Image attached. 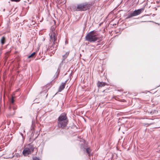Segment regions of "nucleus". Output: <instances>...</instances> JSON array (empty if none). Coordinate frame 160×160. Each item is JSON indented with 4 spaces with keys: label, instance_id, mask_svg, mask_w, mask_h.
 Wrapping results in <instances>:
<instances>
[{
    "label": "nucleus",
    "instance_id": "f257e3e1",
    "mask_svg": "<svg viewBox=\"0 0 160 160\" xmlns=\"http://www.w3.org/2000/svg\"><path fill=\"white\" fill-rule=\"evenodd\" d=\"M98 38V32L94 30L89 32L85 37L86 40L90 42H94Z\"/></svg>",
    "mask_w": 160,
    "mask_h": 160
},
{
    "label": "nucleus",
    "instance_id": "423d86ee",
    "mask_svg": "<svg viewBox=\"0 0 160 160\" xmlns=\"http://www.w3.org/2000/svg\"><path fill=\"white\" fill-rule=\"evenodd\" d=\"M142 11H134L133 12L129 13L128 14V18H130L139 14Z\"/></svg>",
    "mask_w": 160,
    "mask_h": 160
},
{
    "label": "nucleus",
    "instance_id": "39448f33",
    "mask_svg": "<svg viewBox=\"0 0 160 160\" xmlns=\"http://www.w3.org/2000/svg\"><path fill=\"white\" fill-rule=\"evenodd\" d=\"M14 99L13 97H12V99L10 101V110H11V109H12L13 110V112H11V114L12 115L15 112V110L16 109V106L14 104Z\"/></svg>",
    "mask_w": 160,
    "mask_h": 160
},
{
    "label": "nucleus",
    "instance_id": "a211bd4d",
    "mask_svg": "<svg viewBox=\"0 0 160 160\" xmlns=\"http://www.w3.org/2000/svg\"><path fill=\"white\" fill-rule=\"evenodd\" d=\"M11 1L12 2H19L20 0H11Z\"/></svg>",
    "mask_w": 160,
    "mask_h": 160
},
{
    "label": "nucleus",
    "instance_id": "4be33fe9",
    "mask_svg": "<svg viewBox=\"0 0 160 160\" xmlns=\"http://www.w3.org/2000/svg\"><path fill=\"white\" fill-rule=\"evenodd\" d=\"M143 10V8H141V9H138L137 10Z\"/></svg>",
    "mask_w": 160,
    "mask_h": 160
},
{
    "label": "nucleus",
    "instance_id": "412c9836",
    "mask_svg": "<svg viewBox=\"0 0 160 160\" xmlns=\"http://www.w3.org/2000/svg\"><path fill=\"white\" fill-rule=\"evenodd\" d=\"M62 2L63 3L65 4L66 2V1L65 0H64V1Z\"/></svg>",
    "mask_w": 160,
    "mask_h": 160
},
{
    "label": "nucleus",
    "instance_id": "5701e85b",
    "mask_svg": "<svg viewBox=\"0 0 160 160\" xmlns=\"http://www.w3.org/2000/svg\"><path fill=\"white\" fill-rule=\"evenodd\" d=\"M21 135L22 137H23V134H22V133H21Z\"/></svg>",
    "mask_w": 160,
    "mask_h": 160
},
{
    "label": "nucleus",
    "instance_id": "0eeeda50",
    "mask_svg": "<svg viewBox=\"0 0 160 160\" xmlns=\"http://www.w3.org/2000/svg\"><path fill=\"white\" fill-rule=\"evenodd\" d=\"M56 31L52 32V33L50 36V38L55 42L57 39V34Z\"/></svg>",
    "mask_w": 160,
    "mask_h": 160
},
{
    "label": "nucleus",
    "instance_id": "393cba45",
    "mask_svg": "<svg viewBox=\"0 0 160 160\" xmlns=\"http://www.w3.org/2000/svg\"><path fill=\"white\" fill-rule=\"evenodd\" d=\"M117 148L118 149V146H117Z\"/></svg>",
    "mask_w": 160,
    "mask_h": 160
},
{
    "label": "nucleus",
    "instance_id": "20e7f679",
    "mask_svg": "<svg viewBox=\"0 0 160 160\" xmlns=\"http://www.w3.org/2000/svg\"><path fill=\"white\" fill-rule=\"evenodd\" d=\"M68 120L58 121V125L59 128H64L66 127L68 124Z\"/></svg>",
    "mask_w": 160,
    "mask_h": 160
},
{
    "label": "nucleus",
    "instance_id": "9d476101",
    "mask_svg": "<svg viewBox=\"0 0 160 160\" xmlns=\"http://www.w3.org/2000/svg\"><path fill=\"white\" fill-rule=\"evenodd\" d=\"M106 84L105 82L98 81L97 83V86L98 87H102L105 86Z\"/></svg>",
    "mask_w": 160,
    "mask_h": 160
},
{
    "label": "nucleus",
    "instance_id": "dca6fc26",
    "mask_svg": "<svg viewBox=\"0 0 160 160\" xmlns=\"http://www.w3.org/2000/svg\"><path fill=\"white\" fill-rule=\"evenodd\" d=\"M9 112H9V115L10 116H13V115L15 114V113H14L13 114V115L12 114V115L11 114V112H13V109H11V110H10V106H9ZM14 113H15V112Z\"/></svg>",
    "mask_w": 160,
    "mask_h": 160
},
{
    "label": "nucleus",
    "instance_id": "f3484780",
    "mask_svg": "<svg viewBox=\"0 0 160 160\" xmlns=\"http://www.w3.org/2000/svg\"><path fill=\"white\" fill-rule=\"evenodd\" d=\"M59 72H56V73H55V77H56V78H57V77H58L59 74Z\"/></svg>",
    "mask_w": 160,
    "mask_h": 160
},
{
    "label": "nucleus",
    "instance_id": "6e6552de",
    "mask_svg": "<svg viewBox=\"0 0 160 160\" xmlns=\"http://www.w3.org/2000/svg\"><path fill=\"white\" fill-rule=\"evenodd\" d=\"M65 120H68L67 119L66 115L65 113H63L61 114L58 118V121H63Z\"/></svg>",
    "mask_w": 160,
    "mask_h": 160
},
{
    "label": "nucleus",
    "instance_id": "a878e982",
    "mask_svg": "<svg viewBox=\"0 0 160 160\" xmlns=\"http://www.w3.org/2000/svg\"><path fill=\"white\" fill-rule=\"evenodd\" d=\"M122 120V119H121V120Z\"/></svg>",
    "mask_w": 160,
    "mask_h": 160
},
{
    "label": "nucleus",
    "instance_id": "ddd939ff",
    "mask_svg": "<svg viewBox=\"0 0 160 160\" xmlns=\"http://www.w3.org/2000/svg\"><path fill=\"white\" fill-rule=\"evenodd\" d=\"M6 41V38L5 36L2 37L1 40L0 42L1 43V44L2 45H3L5 43Z\"/></svg>",
    "mask_w": 160,
    "mask_h": 160
},
{
    "label": "nucleus",
    "instance_id": "bb28decb",
    "mask_svg": "<svg viewBox=\"0 0 160 160\" xmlns=\"http://www.w3.org/2000/svg\"><path fill=\"white\" fill-rule=\"evenodd\" d=\"M115 8H114V9H113V10H115Z\"/></svg>",
    "mask_w": 160,
    "mask_h": 160
},
{
    "label": "nucleus",
    "instance_id": "aec40b11",
    "mask_svg": "<svg viewBox=\"0 0 160 160\" xmlns=\"http://www.w3.org/2000/svg\"><path fill=\"white\" fill-rule=\"evenodd\" d=\"M150 124H149L148 123H145V125H147V126H148V125H149Z\"/></svg>",
    "mask_w": 160,
    "mask_h": 160
},
{
    "label": "nucleus",
    "instance_id": "b1692460",
    "mask_svg": "<svg viewBox=\"0 0 160 160\" xmlns=\"http://www.w3.org/2000/svg\"><path fill=\"white\" fill-rule=\"evenodd\" d=\"M118 130H120V127L119 128V129H118Z\"/></svg>",
    "mask_w": 160,
    "mask_h": 160
},
{
    "label": "nucleus",
    "instance_id": "4468645a",
    "mask_svg": "<svg viewBox=\"0 0 160 160\" xmlns=\"http://www.w3.org/2000/svg\"><path fill=\"white\" fill-rule=\"evenodd\" d=\"M121 102H125L126 101L124 99H121L120 100ZM127 105H123L122 103H121V108H123L127 106Z\"/></svg>",
    "mask_w": 160,
    "mask_h": 160
},
{
    "label": "nucleus",
    "instance_id": "cd10ccee",
    "mask_svg": "<svg viewBox=\"0 0 160 160\" xmlns=\"http://www.w3.org/2000/svg\"><path fill=\"white\" fill-rule=\"evenodd\" d=\"M122 119H123V117H122Z\"/></svg>",
    "mask_w": 160,
    "mask_h": 160
},
{
    "label": "nucleus",
    "instance_id": "7ed1b4c3",
    "mask_svg": "<svg viewBox=\"0 0 160 160\" xmlns=\"http://www.w3.org/2000/svg\"><path fill=\"white\" fill-rule=\"evenodd\" d=\"M92 7L93 6L92 4L85 2L78 4L77 8L78 9H84V10H89L90 9H92Z\"/></svg>",
    "mask_w": 160,
    "mask_h": 160
},
{
    "label": "nucleus",
    "instance_id": "6ab92c4d",
    "mask_svg": "<svg viewBox=\"0 0 160 160\" xmlns=\"http://www.w3.org/2000/svg\"><path fill=\"white\" fill-rule=\"evenodd\" d=\"M52 32H53L54 31H55V28L53 27H52Z\"/></svg>",
    "mask_w": 160,
    "mask_h": 160
},
{
    "label": "nucleus",
    "instance_id": "f03ea898",
    "mask_svg": "<svg viewBox=\"0 0 160 160\" xmlns=\"http://www.w3.org/2000/svg\"><path fill=\"white\" fill-rule=\"evenodd\" d=\"M34 149L33 145L31 143L29 144L23 151L22 153L24 156H28L33 152Z\"/></svg>",
    "mask_w": 160,
    "mask_h": 160
},
{
    "label": "nucleus",
    "instance_id": "2eb2a0df",
    "mask_svg": "<svg viewBox=\"0 0 160 160\" xmlns=\"http://www.w3.org/2000/svg\"><path fill=\"white\" fill-rule=\"evenodd\" d=\"M36 53L35 52H33L32 54H31L30 55L28 56V58H32L34 57V56L35 55Z\"/></svg>",
    "mask_w": 160,
    "mask_h": 160
},
{
    "label": "nucleus",
    "instance_id": "9b49d317",
    "mask_svg": "<svg viewBox=\"0 0 160 160\" xmlns=\"http://www.w3.org/2000/svg\"><path fill=\"white\" fill-rule=\"evenodd\" d=\"M67 81H66L65 82L62 83V85L60 86L58 90V91L60 92H61L65 88V86L66 84V83Z\"/></svg>",
    "mask_w": 160,
    "mask_h": 160
},
{
    "label": "nucleus",
    "instance_id": "f8f14e48",
    "mask_svg": "<svg viewBox=\"0 0 160 160\" xmlns=\"http://www.w3.org/2000/svg\"><path fill=\"white\" fill-rule=\"evenodd\" d=\"M69 53V52L68 51L66 52L65 54L62 56V59L63 60L62 61V62H63V61L68 56V55Z\"/></svg>",
    "mask_w": 160,
    "mask_h": 160
},
{
    "label": "nucleus",
    "instance_id": "1a4fd4ad",
    "mask_svg": "<svg viewBox=\"0 0 160 160\" xmlns=\"http://www.w3.org/2000/svg\"><path fill=\"white\" fill-rule=\"evenodd\" d=\"M82 149L84 151H86L89 156L90 155L91 150L90 148H86L84 147L82 148Z\"/></svg>",
    "mask_w": 160,
    "mask_h": 160
}]
</instances>
